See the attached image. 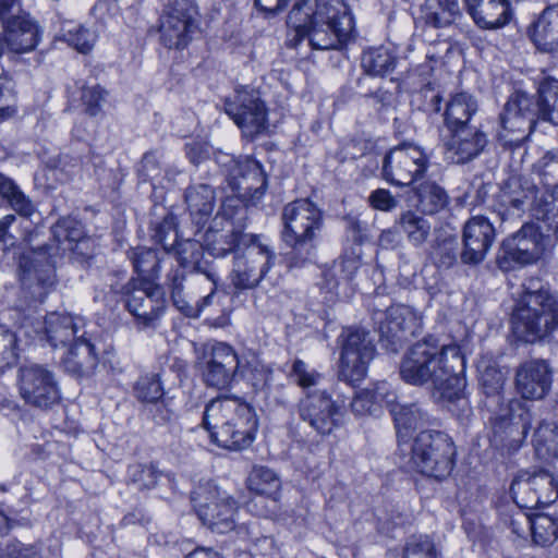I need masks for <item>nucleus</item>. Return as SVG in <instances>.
<instances>
[{
    "mask_svg": "<svg viewBox=\"0 0 558 558\" xmlns=\"http://www.w3.org/2000/svg\"><path fill=\"white\" fill-rule=\"evenodd\" d=\"M464 369L465 359L458 344H439L435 337L428 336L405 352L399 374L409 385H430L434 397L446 402L449 411L465 413L469 401L464 393Z\"/></svg>",
    "mask_w": 558,
    "mask_h": 558,
    "instance_id": "nucleus-1",
    "label": "nucleus"
},
{
    "mask_svg": "<svg viewBox=\"0 0 558 558\" xmlns=\"http://www.w3.org/2000/svg\"><path fill=\"white\" fill-rule=\"evenodd\" d=\"M296 34L318 50L341 49L351 40L354 19L344 0H299L288 15Z\"/></svg>",
    "mask_w": 558,
    "mask_h": 558,
    "instance_id": "nucleus-2",
    "label": "nucleus"
},
{
    "mask_svg": "<svg viewBox=\"0 0 558 558\" xmlns=\"http://www.w3.org/2000/svg\"><path fill=\"white\" fill-rule=\"evenodd\" d=\"M281 222L280 238L287 247L283 257L288 267L314 263L325 226L323 210L308 198H299L284 205Z\"/></svg>",
    "mask_w": 558,
    "mask_h": 558,
    "instance_id": "nucleus-3",
    "label": "nucleus"
},
{
    "mask_svg": "<svg viewBox=\"0 0 558 558\" xmlns=\"http://www.w3.org/2000/svg\"><path fill=\"white\" fill-rule=\"evenodd\" d=\"M203 424L218 446L241 450L254 440L258 420L254 409L238 398L213 399L205 408Z\"/></svg>",
    "mask_w": 558,
    "mask_h": 558,
    "instance_id": "nucleus-4",
    "label": "nucleus"
},
{
    "mask_svg": "<svg viewBox=\"0 0 558 558\" xmlns=\"http://www.w3.org/2000/svg\"><path fill=\"white\" fill-rule=\"evenodd\" d=\"M192 501L198 519L211 532L226 534L234 531L239 537L251 536L250 525L238 522L239 505L227 492L211 482L197 486Z\"/></svg>",
    "mask_w": 558,
    "mask_h": 558,
    "instance_id": "nucleus-5",
    "label": "nucleus"
},
{
    "mask_svg": "<svg viewBox=\"0 0 558 558\" xmlns=\"http://www.w3.org/2000/svg\"><path fill=\"white\" fill-rule=\"evenodd\" d=\"M541 119L539 109L530 94L515 90L507 99L499 116V142L509 148L520 147Z\"/></svg>",
    "mask_w": 558,
    "mask_h": 558,
    "instance_id": "nucleus-6",
    "label": "nucleus"
},
{
    "mask_svg": "<svg viewBox=\"0 0 558 558\" xmlns=\"http://www.w3.org/2000/svg\"><path fill=\"white\" fill-rule=\"evenodd\" d=\"M454 454V444L447 434L423 430L412 445L411 461L418 473L442 480L452 471Z\"/></svg>",
    "mask_w": 558,
    "mask_h": 558,
    "instance_id": "nucleus-7",
    "label": "nucleus"
},
{
    "mask_svg": "<svg viewBox=\"0 0 558 558\" xmlns=\"http://www.w3.org/2000/svg\"><path fill=\"white\" fill-rule=\"evenodd\" d=\"M547 245L548 238L543 233L542 227L526 222L502 241L496 264L502 271H510L517 265L534 264L543 257Z\"/></svg>",
    "mask_w": 558,
    "mask_h": 558,
    "instance_id": "nucleus-8",
    "label": "nucleus"
},
{
    "mask_svg": "<svg viewBox=\"0 0 558 558\" xmlns=\"http://www.w3.org/2000/svg\"><path fill=\"white\" fill-rule=\"evenodd\" d=\"M534 418V412L526 402L509 400L492 420V442L508 451H517L526 440Z\"/></svg>",
    "mask_w": 558,
    "mask_h": 558,
    "instance_id": "nucleus-9",
    "label": "nucleus"
},
{
    "mask_svg": "<svg viewBox=\"0 0 558 558\" xmlns=\"http://www.w3.org/2000/svg\"><path fill=\"white\" fill-rule=\"evenodd\" d=\"M16 385L20 397L32 408L50 410L61 400L57 376L47 365H21L17 369Z\"/></svg>",
    "mask_w": 558,
    "mask_h": 558,
    "instance_id": "nucleus-10",
    "label": "nucleus"
},
{
    "mask_svg": "<svg viewBox=\"0 0 558 558\" xmlns=\"http://www.w3.org/2000/svg\"><path fill=\"white\" fill-rule=\"evenodd\" d=\"M276 255L255 235L241 250L235 251L229 275L232 287L238 291L253 290L259 286L274 266Z\"/></svg>",
    "mask_w": 558,
    "mask_h": 558,
    "instance_id": "nucleus-11",
    "label": "nucleus"
},
{
    "mask_svg": "<svg viewBox=\"0 0 558 558\" xmlns=\"http://www.w3.org/2000/svg\"><path fill=\"white\" fill-rule=\"evenodd\" d=\"M112 290L124 296L125 307L138 328H154L166 308L165 293L160 286L131 278L120 289Z\"/></svg>",
    "mask_w": 558,
    "mask_h": 558,
    "instance_id": "nucleus-12",
    "label": "nucleus"
},
{
    "mask_svg": "<svg viewBox=\"0 0 558 558\" xmlns=\"http://www.w3.org/2000/svg\"><path fill=\"white\" fill-rule=\"evenodd\" d=\"M339 377L350 384L363 380L369 362L375 355V344L369 332L356 327L343 330L341 335Z\"/></svg>",
    "mask_w": 558,
    "mask_h": 558,
    "instance_id": "nucleus-13",
    "label": "nucleus"
},
{
    "mask_svg": "<svg viewBox=\"0 0 558 558\" xmlns=\"http://www.w3.org/2000/svg\"><path fill=\"white\" fill-rule=\"evenodd\" d=\"M429 167V158L417 145L404 143L391 148L383 161V178L397 186H410L420 180Z\"/></svg>",
    "mask_w": 558,
    "mask_h": 558,
    "instance_id": "nucleus-14",
    "label": "nucleus"
},
{
    "mask_svg": "<svg viewBox=\"0 0 558 558\" xmlns=\"http://www.w3.org/2000/svg\"><path fill=\"white\" fill-rule=\"evenodd\" d=\"M223 107L245 137L253 138L267 129V109L254 88L236 87L232 96L225 98Z\"/></svg>",
    "mask_w": 558,
    "mask_h": 558,
    "instance_id": "nucleus-15",
    "label": "nucleus"
},
{
    "mask_svg": "<svg viewBox=\"0 0 558 558\" xmlns=\"http://www.w3.org/2000/svg\"><path fill=\"white\" fill-rule=\"evenodd\" d=\"M536 185L523 177H511L500 187L493 204V211L500 219V228L517 225L524 211L525 205H531L534 216V206L539 201Z\"/></svg>",
    "mask_w": 558,
    "mask_h": 558,
    "instance_id": "nucleus-16",
    "label": "nucleus"
},
{
    "mask_svg": "<svg viewBox=\"0 0 558 558\" xmlns=\"http://www.w3.org/2000/svg\"><path fill=\"white\" fill-rule=\"evenodd\" d=\"M198 12L190 0H175L160 16V41L168 49L185 48L198 31Z\"/></svg>",
    "mask_w": 558,
    "mask_h": 558,
    "instance_id": "nucleus-17",
    "label": "nucleus"
},
{
    "mask_svg": "<svg viewBox=\"0 0 558 558\" xmlns=\"http://www.w3.org/2000/svg\"><path fill=\"white\" fill-rule=\"evenodd\" d=\"M199 363L204 383L219 390L230 388L240 364L235 350L225 342L206 345Z\"/></svg>",
    "mask_w": 558,
    "mask_h": 558,
    "instance_id": "nucleus-18",
    "label": "nucleus"
},
{
    "mask_svg": "<svg viewBox=\"0 0 558 558\" xmlns=\"http://www.w3.org/2000/svg\"><path fill=\"white\" fill-rule=\"evenodd\" d=\"M341 408L326 390L306 393L298 403L300 418L320 436H329L341 425Z\"/></svg>",
    "mask_w": 558,
    "mask_h": 558,
    "instance_id": "nucleus-19",
    "label": "nucleus"
},
{
    "mask_svg": "<svg viewBox=\"0 0 558 558\" xmlns=\"http://www.w3.org/2000/svg\"><path fill=\"white\" fill-rule=\"evenodd\" d=\"M496 238V229L488 218L482 215L469 218L462 229L460 260L463 265L481 264Z\"/></svg>",
    "mask_w": 558,
    "mask_h": 558,
    "instance_id": "nucleus-20",
    "label": "nucleus"
},
{
    "mask_svg": "<svg viewBox=\"0 0 558 558\" xmlns=\"http://www.w3.org/2000/svg\"><path fill=\"white\" fill-rule=\"evenodd\" d=\"M442 143L447 159L457 165H464L485 150L488 136L481 126L470 125L448 130Z\"/></svg>",
    "mask_w": 558,
    "mask_h": 558,
    "instance_id": "nucleus-21",
    "label": "nucleus"
},
{
    "mask_svg": "<svg viewBox=\"0 0 558 558\" xmlns=\"http://www.w3.org/2000/svg\"><path fill=\"white\" fill-rule=\"evenodd\" d=\"M381 341L399 344L407 336H415L421 327V317L413 308L405 305L390 306L386 312L374 317Z\"/></svg>",
    "mask_w": 558,
    "mask_h": 558,
    "instance_id": "nucleus-22",
    "label": "nucleus"
},
{
    "mask_svg": "<svg viewBox=\"0 0 558 558\" xmlns=\"http://www.w3.org/2000/svg\"><path fill=\"white\" fill-rule=\"evenodd\" d=\"M230 185L244 201L255 204L264 195L267 180L259 162L244 158L234 161L230 171Z\"/></svg>",
    "mask_w": 558,
    "mask_h": 558,
    "instance_id": "nucleus-23",
    "label": "nucleus"
},
{
    "mask_svg": "<svg viewBox=\"0 0 558 558\" xmlns=\"http://www.w3.org/2000/svg\"><path fill=\"white\" fill-rule=\"evenodd\" d=\"M553 369L545 360H532L523 363L517 371L518 392L526 400H542L550 391Z\"/></svg>",
    "mask_w": 558,
    "mask_h": 558,
    "instance_id": "nucleus-24",
    "label": "nucleus"
},
{
    "mask_svg": "<svg viewBox=\"0 0 558 558\" xmlns=\"http://www.w3.org/2000/svg\"><path fill=\"white\" fill-rule=\"evenodd\" d=\"M4 27V48L14 53H26L36 48L40 39L37 23L27 13L10 19Z\"/></svg>",
    "mask_w": 558,
    "mask_h": 558,
    "instance_id": "nucleus-25",
    "label": "nucleus"
},
{
    "mask_svg": "<svg viewBox=\"0 0 558 558\" xmlns=\"http://www.w3.org/2000/svg\"><path fill=\"white\" fill-rule=\"evenodd\" d=\"M217 218H215V226H210L204 234V247L207 252L215 257H225L229 253L241 250L248 241L255 240V234L244 233L235 230L231 226L229 228H216Z\"/></svg>",
    "mask_w": 558,
    "mask_h": 558,
    "instance_id": "nucleus-26",
    "label": "nucleus"
},
{
    "mask_svg": "<svg viewBox=\"0 0 558 558\" xmlns=\"http://www.w3.org/2000/svg\"><path fill=\"white\" fill-rule=\"evenodd\" d=\"M184 201L192 222L198 228H203L214 214L217 195L215 189L209 184H191L185 190Z\"/></svg>",
    "mask_w": 558,
    "mask_h": 558,
    "instance_id": "nucleus-27",
    "label": "nucleus"
},
{
    "mask_svg": "<svg viewBox=\"0 0 558 558\" xmlns=\"http://www.w3.org/2000/svg\"><path fill=\"white\" fill-rule=\"evenodd\" d=\"M465 4L468 12L481 28H500L509 22L508 0H465Z\"/></svg>",
    "mask_w": 558,
    "mask_h": 558,
    "instance_id": "nucleus-28",
    "label": "nucleus"
},
{
    "mask_svg": "<svg viewBox=\"0 0 558 558\" xmlns=\"http://www.w3.org/2000/svg\"><path fill=\"white\" fill-rule=\"evenodd\" d=\"M395 399L397 397L395 396ZM389 412L393 417L399 446L408 444L411 434L425 425L429 416L418 403H400L393 400L389 404Z\"/></svg>",
    "mask_w": 558,
    "mask_h": 558,
    "instance_id": "nucleus-29",
    "label": "nucleus"
},
{
    "mask_svg": "<svg viewBox=\"0 0 558 558\" xmlns=\"http://www.w3.org/2000/svg\"><path fill=\"white\" fill-rule=\"evenodd\" d=\"M83 326V319L69 314L50 313L45 318V333L53 348H65L75 342Z\"/></svg>",
    "mask_w": 558,
    "mask_h": 558,
    "instance_id": "nucleus-30",
    "label": "nucleus"
},
{
    "mask_svg": "<svg viewBox=\"0 0 558 558\" xmlns=\"http://www.w3.org/2000/svg\"><path fill=\"white\" fill-rule=\"evenodd\" d=\"M98 365V355L94 344L85 337L84 332L71 344L66 355L62 359L64 371L77 378L92 375Z\"/></svg>",
    "mask_w": 558,
    "mask_h": 558,
    "instance_id": "nucleus-31",
    "label": "nucleus"
},
{
    "mask_svg": "<svg viewBox=\"0 0 558 558\" xmlns=\"http://www.w3.org/2000/svg\"><path fill=\"white\" fill-rule=\"evenodd\" d=\"M19 267L21 281L24 286L32 287L34 282L43 288H50L56 282L54 269L49 265L44 253L28 252L20 256Z\"/></svg>",
    "mask_w": 558,
    "mask_h": 558,
    "instance_id": "nucleus-32",
    "label": "nucleus"
},
{
    "mask_svg": "<svg viewBox=\"0 0 558 558\" xmlns=\"http://www.w3.org/2000/svg\"><path fill=\"white\" fill-rule=\"evenodd\" d=\"M478 111V101L470 93L460 92L449 96L444 110L446 130H453L472 124L473 117Z\"/></svg>",
    "mask_w": 558,
    "mask_h": 558,
    "instance_id": "nucleus-33",
    "label": "nucleus"
},
{
    "mask_svg": "<svg viewBox=\"0 0 558 558\" xmlns=\"http://www.w3.org/2000/svg\"><path fill=\"white\" fill-rule=\"evenodd\" d=\"M532 39L543 51L558 50V5L547 7L533 25Z\"/></svg>",
    "mask_w": 558,
    "mask_h": 558,
    "instance_id": "nucleus-34",
    "label": "nucleus"
},
{
    "mask_svg": "<svg viewBox=\"0 0 558 558\" xmlns=\"http://www.w3.org/2000/svg\"><path fill=\"white\" fill-rule=\"evenodd\" d=\"M395 400V392L390 391V386L385 383H378L373 388H366L357 392L351 402V410L355 415L364 416L374 414L381 404L390 403Z\"/></svg>",
    "mask_w": 558,
    "mask_h": 558,
    "instance_id": "nucleus-35",
    "label": "nucleus"
},
{
    "mask_svg": "<svg viewBox=\"0 0 558 558\" xmlns=\"http://www.w3.org/2000/svg\"><path fill=\"white\" fill-rule=\"evenodd\" d=\"M396 225L414 247H422L427 242L433 229L428 218L413 210L401 213Z\"/></svg>",
    "mask_w": 558,
    "mask_h": 558,
    "instance_id": "nucleus-36",
    "label": "nucleus"
},
{
    "mask_svg": "<svg viewBox=\"0 0 558 558\" xmlns=\"http://www.w3.org/2000/svg\"><path fill=\"white\" fill-rule=\"evenodd\" d=\"M172 250L182 268L204 272L207 279L216 286L217 276L206 271V266L203 262L205 247L199 241L192 239L177 241Z\"/></svg>",
    "mask_w": 558,
    "mask_h": 558,
    "instance_id": "nucleus-37",
    "label": "nucleus"
},
{
    "mask_svg": "<svg viewBox=\"0 0 558 558\" xmlns=\"http://www.w3.org/2000/svg\"><path fill=\"white\" fill-rule=\"evenodd\" d=\"M0 197L7 205L23 218H31L36 206L16 182L4 173H0Z\"/></svg>",
    "mask_w": 558,
    "mask_h": 558,
    "instance_id": "nucleus-38",
    "label": "nucleus"
},
{
    "mask_svg": "<svg viewBox=\"0 0 558 558\" xmlns=\"http://www.w3.org/2000/svg\"><path fill=\"white\" fill-rule=\"evenodd\" d=\"M532 444L539 459L558 458V423L542 420L533 433Z\"/></svg>",
    "mask_w": 558,
    "mask_h": 558,
    "instance_id": "nucleus-39",
    "label": "nucleus"
},
{
    "mask_svg": "<svg viewBox=\"0 0 558 558\" xmlns=\"http://www.w3.org/2000/svg\"><path fill=\"white\" fill-rule=\"evenodd\" d=\"M53 238L59 244L68 243V248L83 254V247L89 243L83 226L74 218H61L51 228Z\"/></svg>",
    "mask_w": 558,
    "mask_h": 558,
    "instance_id": "nucleus-40",
    "label": "nucleus"
},
{
    "mask_svg": "<svg viewBox=\"0 0 558 558\" xmlns=\"http://www.w3.org/2000/svg\"><path fill=\"white\" fill-rule=\"evenodd\" d=\"M460 16L458 0H426L423 8L425 23L435 28L446 27Z\"/></svg>",
    "mask_w": 558,
    "mask_h": 558,
    "instance_id": "nucleus-41",
    "label": "nucleus"
},
{
    "mask_svg": "<svg viewBox=\"0 0 558 558\" xmlns=\"http://www.w3.org/2000/svg\"><path fill=\"white\" fill-rule=\"evenodd\" d=\"M541 119L558 124V80L551 76L543 77L538 82L537 100Z\"/></svg>",
    "mask_w": 558,
    "mask_h": 558,
    "instance_id": "nucleus-42",
    "label": "nucleus"
},
{
    "mask_svg": "<svg viewBox=\"0 0 558 558\" xmlns=\"http://www.w3.org/2000/svg\"><path fill=\"white\" fill-rule=\"evenodd\" d=\"M417 207L426 215H435L449 203L447 192L435 182L425 181L415 187Z\"/></svg>",
    "mask_w": 558,
    "mask_h": 558,
    "instance_id": "nucleus-43",
    "label": "nucleus"
},
{
    "mask_svg": "<svg viewBox=\"0 0 558 558\" xmlns=\"http://www.w3.org/2000/svg\"><path fill=\"white\" fill-rule=\"evenodd\" d=\"M396 60L384 47L371 48L362 54L361 65L372 76H384L395 69Z\"/></svg>",
    "mask_w": 558,
    "mask_h": 558,
    "instance_id": "nucleus-44",
    "label": "nucleus"
},
{
    "mask_svg": "<svg viewBox=\"0 0 558 558\" xmlns=\"http://www.w3.org/2000/svg\"><path fill=\"white\" fill-rule=\"evenodd\" d=\"M134 270L140 276L135 278L141 282H151L159 278L160 262L153 250L141 248L134 251L130 256Z\"/></svg>",
    "mask_w": 558,
    "mask_h": 558,
    "instance_id": "nucleus-45",
    "label": "nucleus"
},
{
    "mask_svg": "<svg viewBox=\"0 0 558 558\" xmlns=\"http://www.w3.org/2000/svg\"><path fill=\"white\" fill-rule=\"evenodd\" d=\"M530 533L535 545H553L558 539V518L544 513L535 514Z\"/></svg>",
    "mask_w": 558,
    "mask_h": 558,
    "instance_id": "nucleus-46",
    "label": "nucleus"
},
{
    "mask_svg": "<svg viewBox=\"0 0 558 558\" xmlns=\"http://www.w3.org/2000/svg\"><path fill=\"white\" fill-rule=\"evenodd\" d=\"M281 483L276 473L265 466L254 468L248 476V487L251 490L275 498L280 489Z\"/></svg>",
    "mask_w": 558,
    "mask_h": 558,
    "instance_id": "nucleus-47",
    "label": "nucleus"
},
{
    "mask_svg": "<svg viewBox=\"0 0 558 558\" xmlns=\"http://www.w3.org/2000/svg\"><path fill=\"white\" fill-rule=\"evenodd\" d=\"M550 197V201L543 195L539 197L534 206V218L553 231L558 240V184L554 186Z\"/></svg>",
    "mask_w": 558,
    "mask_h": 558,
    "instance_id": "nucleus-48",
    "label": "nucleus"
},
{
    "mask_svg": "<svg viewBox=\"0 0 558 558\" xmlns=\"http://www.w3.org/2000/svg\"><path fill=\"white\" fill-rule=\"evenodd\" d=\"M510 492L514 502L521 509H534L542 507L539 497L532 486L530 475H520L512 481Z\"/></svg>",
    "mask_w": 558,
    "mask_h": 558,
    "instance_id": "nucleus-49",
    "label": "nucleus"
},
{
    "mask_svg": "<svg viewBox=\"0 0 558 558\" xmlns=\"http://www.w3.org/2000/svg\"><path fill=\"white\" fill-rule=\"evenodd\" d=\"M459 243L453 235H437L432 244V255L437 265L451 268L458 259Z\"/></svg>",
    "mask_w": 558,
    "mask_h": 558,
    "instance_id": "nucleus-50",
    "label": "nucleus"
},
{
    "mask_svg": "<svg viewBox=\"0 0 558 558\" xmlns=\"http://www.w3.org/2000/svg\"><path fill=\"white\" fill-rule=\"evenodd\" d=\"M161 475L155 463H135L128 468V481L137 489H151L157 485Z\"/></svg>",
    "mask_w": 558,
    "mask_h": 558,
    "instance_id": "nucleus-51",
    "label": "nucleus"
},
{
    "mask_svg": "<svg viewBox=\"0 0 558 558\" xmlns=\"http://www.w3.org/2000/svg\"><path fill=\"white\" fill-rule=\"evenodd\" d=\"M480 381L485 395L490 397H499L505 385V374L495 363L481 362L477 366Z\"/></svg>",
    "mask_w": 558,
    "mask_h": 558,
    "instance_id": "nucleus-52",
    "label": "nucleus"
},
{
    "mask_svg": "<svg viewBox=\"0 0 558 558\" xmlns=\"http://www.w3.org/2000/svg\"><path fill=\"white\" fill-rule=\"evenodd\" d=\"M532 486L536 490L542 506H547L558 498V482L556 477L546 470H539L530 475Z\"/></svg>",
    "mask_w": 558,
    "mask_h": 558,
    "instance_id": "nucleus-53",
    "label": "nucleus"
},
{
    "mask_svg": "<svg viewBox=\"0 0 558 558\" xmlns=\"http://www.w3.org/2000/svg\"><path fill=\"white\" fill-rule=\"evenodd\" d=\"M17 360V337L5 325H0V373L14 366Z\"/></svg>",
    "mask_w": 558,
    "mask_h": 558,
    "instance_id": "nucleus-54",
    "label": "nucleus"
},
{
    "mask_svg": "<svg viewBox=\"0 0 558 558\" xmlns=\"http://www.w3.org/2000/svg\"><path fill=\"white\" fill-rule=\"evenodd\" d=\"M134 389L136 398L143 402L155 403L163 396V388L157 374L141 376Z\"/></svg>",
    "mask_w": 558,
    "mask_h": 558,
    "instance_id": "nucleus-55",
    "label": "nucleus"
},
{
    "mask_svg": "<svg viewBox=\"0 0 558 558\" xmlns=\"http://www.w3.org/2000/svg\"><path fill=\"white\" fill-rule=\"evenodd\" d=\"M175 227V217L170 213H166L162 220L154 227L153 239L165 251H172L173 245L177 243L178 232Z\"/></svg>",
    "mask_w": 558,
    "mask_h": 558,
    "instance_id": "nucleus-56",
    "label": "nucleus"
},
{
    "mask_svg": "<svg viewBox=\"0 0 558 558\" xmlns=\"http://www.w3.org/2000/svg\"><path fill=\"white\" fill-rule=\"evenodd\" d=\"M106 97L107 92L100 85L84 86L81 93L84 112L89 117L98 116L101 112Z\"/></svg>",
    "mask_w": 558,
    "mask_h": 558,
    "instance_id": "nucleus-57",
    "label": "nucleus"
},
{
    "mask_svg": "<svg viewBox=\"0 0 558 558\" xmlns=\"http://www.w3.org/2000/svg\"><path fill=\"white\" fill-rule=\"evenodd\" d=\"M403 558H437L435 544L426 535L413 536L407 543Z\"/></svg>",
    "mask_w": 558,
    "mask_h": 558,
    "instance_id": "nucleus-58",
    "label": "nucleus"
},
{
    "mask_svg": "<svg viewBox=\"0 0 558 558\" xmlns=\"http://www.w3.org/2000/svg\"><path fill=\"white\" fill-rule=\"evenodd\" d=\"M63 36L69 45L83 53L88 52L96 41L95 33L83 26H75L72 29H68Z\"/></svg>",
    "mask_w": 558,
    "mask_h": 558,
    "instance_id": "nucleus-59",
    "label": "nucleus"
},
{
    "mask_svg": "<svg viewBox=\"0 0 558 558\" xmlns=\"http://www.w3.org/2000/svg\"><path fill=\"white\" fill-rule=\"evenodd\" d=\"M161 172H162V169H161L159 159L156 156V154L151 153V151L146 153L143 156L142 161L140 162L138 168H137V173H138L140 178L143 181H150L151 186L155 189L156 182L158 184H161V182H162V180H160Z\"/></svg>",
    "mask_w": 558,
    "mask_h": 558,
    "instance_id": "nucleus-60",
    "label": "nucleus"
},
{
    "mask_svg": "<svg viewBox=\"0 0 558 558\" xmlns=\"http://www.w3.org/2000/svg\"><path fill=\"white\" fill-rule=\"evenodd\" d=\"M291 375L295 383L302 388H310L318 384L320 374L308 366L301 360H295L292 365Z\"/></svg>",
    "mask_w": 558,
    "mask_h": 558,
    "instance_id": "nucleus-61",
    "label": "nucleus"
},
{
    "mask_svg": "<svg viewBox=\"0 0 558 558\" xmlns=\"http://www.w3.org/2000/svg\"><path fill=\"white\" fill-rule=\"evenodd\" d=\"M16 90L15 82L9 76L7 71L3 69L2 75H0V105L9 107V111L12 114L16 113Z\"/></svg>",
    "mask_w": 558,
    "mask_h": 558,
    "instance_id": "nucleus-62",
    "label": "nucleus"
},
{
    "mask_svg": "<svg viewBox=\"0 0 558 558\" xmlns=\"http://www.w3.org/2000/svg\"><path fill=\"white\" fill-rule=\"evenodd\" d=\"M368 202L374 209L391 211L398 206V199L385 189H377L368 196Z\"/></svg>",
    "mask_w": 558,
    "mask_h": 558,
    "instance_id": "nucleus-63",
    "label": "nucleus"
},
{
    "mask_svg": "<svg viewBox=\"0 0 558 558\" xmlns=\"http://www.w3.org/2000/svg\"><path fill=\"white\" fill-rule=\"evenodd\" d=\"M3 551L8 558H41L37 545H25L19 541L8 543Z\"/></svg>",
    "mask_w": 558,
    "mask_h": 558,
    "instance_id": "nucleus-64",
    "label": "nucleus"
}]
</instances>
